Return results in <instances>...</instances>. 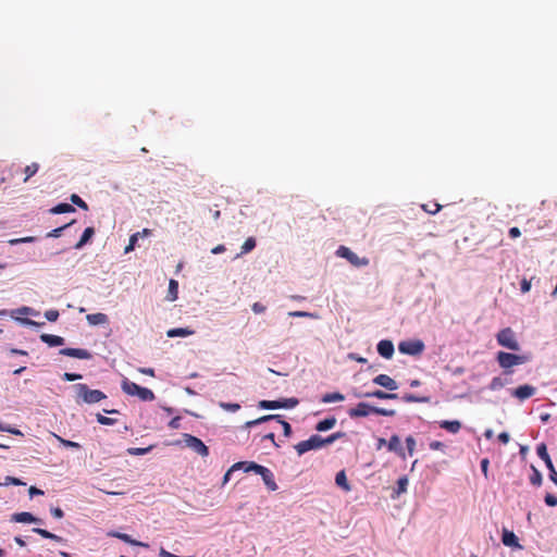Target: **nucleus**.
<instances>
[{"instance_id":"1","label":"nucleus","mask_w":557,"mask_h":557,"mask_svg":"<svg viewBox=\"0 0 557 557\" xmlns=\"http://www.w3.org/2000/svg\"><path fill=\"white\" fill-rule=\"evenodd\" d=\"M337 434H333L329 436L327 438H322L320 435H312L306 441L299 442L295 449L298 453V455H304L305 453L312 450V449H319L323 447L325 444H331L334 442V440L337 437Z\"/></svg>"},{"instance_id":"2","label":"nucleus","mask_w":557,"mask_h":557,"mask_svg":"<svg viewBox=\"0 0 557 557\" xmlns=\"http://www.w3.org/2000/svg\"><path fill=\"white\" fill-rule=\"evenodd\" d=\"M77 396V403L96 404L107 398L106 394L99 389H90L86 384L74 385Z\"/></svg>"},{"instance_id":"3","label":"nucleus","mask_w":557,"mask_h":557,"mask_svg":"<svg viewBox=\"0 0 557 557\" xmlns=\"http://www.w3.org/2000/svg\"><path fill=\"white\" fill-rule=\"evenodd\" d=\"M122 389L125 394L129 396H137L143 401H152L156 398L151 389L143 387L127 379L123 380Z\"/></svg>"},{"instance_id":"4","label":"nucleus","mask_w":557,"mask_h":557,"mask_svg":"<svg viewBox=\"0 0 557 557\" xmlns=\"http://www.w3.org/2000/svg\"><path fill=\"white\" fill-rule=\"evenodd\" d=\"M496 360L500 368L509 369L515 366L524 364L529 361V357L524 355H515L511 352L498 351Z\"/></svg>"},{"instance_id":"5","label":"nucleus","mask_w":557,"mask_h":557,"mask_svg":"<svg viewBox=\"0 0 557 557\" xmlns=\"http://www.w3.org/2000/svg\"><path fill=\"white\" fill-rule=\"evenodd\" d=\"M498 345L509 350L517 351L520 349V344L517 339L516 333L510 327L500 330L496 335Z\"/></svg>"},{"instance_id":"6","label":"nucleus","mask_w":557,"mask_h":557,"mask_svg":"<svg viewBox=\"0 0 557 557\" xmlns=\"http://www.w3.org/2000/svg\"><path fill=\"white\" fill-rule=\"evenodd\" d=\"M425 348L424 343L421 339H408L401 341L398 344L399 352L409 356H418L423 352Z\"/></svg>"},{"instance_id":"7","label":"nucleus","mask_w":557,"mask_h":557,"mask_svg":"<svg viewBox=\"0 0 557 557\" xmlns=\"http://www.w3.org/2000/svg\"><path fill=\"white\" fill-rule=\"evenodd\" d=\"M269 420H276V422L282 425L284 435L286 437L290 436V434H292V426H290V424L288 422L282 420L280 414H269V416L260 417V418H258L256 420H251V421L246 422V426L247 428H251L253 425L261 424V423H263L265 421H269Z\"/></svg>"},{"instance_id":"8","label":"nucleus","mask_w":557,"mask_h":557,"mask_svg":"<svg viewBox=\"0 0 557 557\" xmlns=\"http://www.w3.org/2000/svg\"><path fill=\"white\" fill-rule=\"evenodd\" d=\"M183 437L186 446L196 451L198 455L201 457H207L209 455V448L200 438L190 434H184Z\"/></svg>"},{"instance_id":"9","label":"nucleus","mask_w":557,"mask_h":557,"mask_svg":"<svg viewBox=\"0 0 557 557\" xmlns=\"http://www.w3.org/2000/svg\"><path fill=\"white\" fill-rule=\"evenodd\" d=\"M251 468L253 469V472H256L257 474H259L262 478L264 484L267 485V487L270 491L277 490V484H276V482L274 480V475L270 469H268L267 467H263L261 465L251 466Z\"/></svg>"},{"instance_id":"10","label":"nucleus","mask_w":557,"mask_h":557,"mask_svg":"<svg viewBox=\"0 0 557 557\" xmlns=\"http://www.w3.org/2000/svg\"><path fill=\"white\" fill-rule=\"evenodd\" d=\"M536 454L545 462V466L547 467V469L549 471V479L550 480L557 479V471L553 465V461L547 453V447L544 443H541L540 445H537Z\"/></svg>"},{"instance_id":"11","label":"nucleus","mask_w":557,"mask_h":557,"mask_svg":"<svg viewBox=\"0 0 557 557\" xmlns=\"http://www.w3.org/2000/svg\"><path fill=\"white\" fill-rule=\"evenodd\" d=\"M535 393L536 388L529 384L520 385L517 388L510 389L511 396L518 398L519 400H525L532 397Z\"/></svg>"},{"instance_id":"12","label":"nucleus","mask_w":557,"mask_h":557,"mask_svg":"<svg viewBox=\"0 0 557 557\" xmlns=\"http://www.w3.org/2000/svg\"><path fill=\"white\" fill-rule=\"evenodd\" d=\"M373 383L380 385L388 391H396L398 388L397 382L387 374H379L373 379Z\"/></svg>"},{"instance_id":"13","label":"nucleus","mask_w":557,"mask_h":557,"mask_svg":"<svg viewBox=\"0 0 557 557\" xmlns=\"http://www.w3.org/2000/svg\"><path fill=\"white\" fill-rule=\"evenodd\" d=\"M376 349L379 355L385 359H391L395 350L393 342L388 339L380 341L377 343Z\"/></svg>"},{"instance_id":"14","label":"nucleus","mask_w":557,"mask_h":557,"mask_svg":"<svg viewBox=\"0 0 557 557\" xmlns=\"http://www.w3.org/2000/svg\"><path fill=\"white\" fill-rule=\"evenodd\" d=\"M374 406H371L367 403H360L356 406V408L350 409V417H367L372 413H375Z\"/></svg>"},{"instance_id":"15","label":"nucleus","mask_w":557,"mask_h":557,"mask_svg":"<svg viewBox=\"0 0 557 557\" xmlns=\"http://www.w3.org/2000/svg\"><path fill=\"white\" fill-rule=\"evenodd\" d=\"M60 354L67 357L78 358V359H90L91 354L87 349L82 348H63L60 350Z\"/></svg>"},{"instance_id":"16","label":"nucleus","mask_w":557,"mask_h":557,"mask_svg":"<svg viewBox=\"0 0 557 557\" xmlns=\"http://www.w3.org/2000/svg\"><path fill=\"white\" fill-rule=\"evenodd\" d=\"M502 542L505 546L521 548L517 535L507 529L503 530Z\"/></svg>"},{"instance_id":"17","label":"nucleus","mask_w":557,"mask_h":557,"mask_svg":"<svg viewBox=\"0 0 557 557\" xmlns=\"http://www.w3.org/2000/svg\"><path fill=\"white\" fill-rule=\"evenodd\" d=\"M11 521L13 522H20V523H33V522H40V519L33 516L30 512H16L12 515Z\"/></svg>"},{"instance_id":"18","label":"nucleus","mask_w":557,"mask_h":557,"mask_svg":"<svg viewBox=\"0 0 557 557\" xmlns=\"http://www.w3.org/2000/svg\"><path fill=\"white\" fill-rule=\"evenodd\" d=\"M387 449L398 454L399 456H405L404 447L398 435L391 436L389 441L387 442Z\"/></svg>"},{"instance_id":"19","label":"nucleus","mask_w":557,"mask_h":557,"mask_svg":"<svg viewBox=\"0 0 557 557\" xmlns=\"http://www.w3.org/2000/svg\"><path fill=\"white\" fill-rule=\"evenodd\" d=\"M86 320L90 325L107 324L109 322L108 315L101 312L89 313L86 315Z\"/></svg>"},{"instance_id":"20","label":"nucleus","mask_w":557,"mask_h":557,"mask_svg":"<svg viewBox=\"0 0 557 557\" xmlns=\"http://www.w3.org/2000/svg\"><path fill=\"white\" fill-rule=\"evenodd\" d=\"M408 484H409V480L406 475H403L400 476L398 480H397V487L394 490L393 494H392V498H397L400 494L403 493H406L407 492V487H408Z\"/></svg>"},{"instance_id":"21","label":"nucleus","mask_w":557,"mask_h":557,"mask_svg":"<svg viewBox=\"0 0 557 557\" xmlns=\"http://www.w3.org/2000/svg\"><path fill=\"white\" fill-rule=\"evenodd\" d=\"M440 426L449 433L456 434L461 429V423L458 420H443L440 422Z\"/></svg>"},{"instance_id":"22","label":"nucleus","mask_w":557,"mask_h":557,"mask_svg":"<svg viewBox=\"0 0 557 557\" xmlns=\"http://www.w3.org/2000/svg\"><path fill=\"white\" fill-rule=\"evenodd\" d=\"M40 339L49 346H61L64 344V338L52 334H41Z\"/></svg>"},{"instance_id":"23","label":"nucleus","mask_w":557,"mask_h":557,"mask_svg":"<svg viewBox=\"0 0 557 557\" xmlns=\"http://www.w3.org/2000/svg\"><path fill=\"white\" fill-rule=\"evenodd\" d=\"M109 535L112 536V537L120 539L121 541H123L125 543H128L131 545H134V546H145V547H147V544H144V543H141L139 541L133 540L128 534H125V533L110 532Z\"/></svg>"},{"instance_id":"24","label":"nucleus","mask_w":557,"mask_h":557,"mask_svg":"<svg viewBox=\"0 0 557 557\" xmlns=\"http://www.w3.org/2000/svg\"><path fill=\"white\" fill-rule=\"evenodd\" d=\"M95 234V228L94 227H86L81 239L75 244L74 248L75 249H81L83 248L90 239L91 237L94 236Z\"/></svg>"},{"instance_id":"25","label":"nucleus","mask_w":557,"mask_h":557,"mask_svg":"<svg viewBox=\"0 0 557 557\" xmlns=\"http://www.w3.org/2000/svg\"><path fill=\"white\" fill-rule=\"evenodd\" d=\"M364 396L367 397H375L379 399H398L399 396L394 393H386L381 389H375L373 392L366 393Z\"/></svg>"},{"instance_id":"26","label":"nucleus","mask_w":557,"mask_h":557,"mask_svg":"<svg viewBox=\"0 0 557 557\" xmlns=\"http://www.w3.org/2000/svg\"><path fill=\"white\" fill-rule=\"evenodd\" d=\"M74 211H75L74 207L66 202L58 203L57 206H54L53 208L50 209V213H52V214H62V213H69V212H74Z\"/></svg>"},{"instance_id":"27","label":"nucleus","mask_w":557,"mask_h":557,"mask_svg":"<svg viewBox=\"0 0 557 557\" xmlns=\"http://www.w3.org/2000/svg\"><path fill=\"white\" fill-rule=\"evenodd\" d=\"M401 399L405 401V403H424V404H428L431 401V397L430 396H417L414 394H410V393H407L405 394Z\"/></svg>"},{"instance_id":"28","label":"nucleus","mask_w":557,"mask_h":557,"mask_svg":"<svg viewBox=\"0 0 557 557\" xmlns=\"http://www.w3.org/2000/svg\"><path fill=\"white\" fill-rule=\"evenodd\" d=\"M509 382H510L509 379L502 377V376H495L492 379V381L488 385V388L491 391H498V389L503 388L505 385H507Z\"/></svg>"},{"instance_id":"29","label":"nucleus","mask_w":557,"mask_h":557,"mask_svg":"<svg viewBox=\"0 0 557 557\" xmlns=\"http://www.w3.org/2000/svg\"><path fill=\"white\" fill-rule=\"evenodd\" d=\"M33 532L39 534L40 536H42L44 539H48V540H52V541H55V542H62L63 539L54 533H51L45 529H41V528H34L33 529Z\"/></svg>"},{"instance_id":"30","label":"nucleus","mask_w":557,"mask_h":557,"mask_svg":"<svg viewBox=\"0 0 557 557\" xmlns=\"http://www.w3.org/2000/svg\"><path fill=\"white\" fill-rule=\"evenodd\" d=\"M194 334V331L189 330V329H184V327H176V329H171L168 331L166 335L169 337H177V336H189Z\"/></svg>"},{"instance_id":"31","label":"nucleus","mask_w":557,"mask_h":557,"mask_svg":"<svg viewBox=\"0 0 557 557\" xmlns=\"http://www.w3.org/2000/svg\"><path fill=\"white\" fill-rule=\"evenodd\" d=\"M253 461H238L231 467V471L244 470L246 472L253 471L251 466H257Z\"/></svg>"},{"instance_id":"32","label":"nucleus","mask_w":557,"mask_h":557,"mask_svg":"<svg viewBox=\"0 0 557 557\" xmlns=\"http://www.w3.org/2000/svg\"><path fill=\"white\" fill-rule=\"evenodd\" d=\"M336 423V419L335 418H326L322 421H320L315 429L320 432H324V431H327V430H331Z\"/></svg>"},{"instance_id":"33","label":"nucleus","mask_w":557,"mask_h":557,"mask_svg":"<svg viewBox=\"0 0 557 557\" xmlns=\"http://www.w3.org/2000/svg\"><path fill=\"white\" fill-rule=\"evenodd\" d=\"M256 244L257 243H256V239L253 237H248L244 242V244L242 246V251H240V253L237 255V257H240V256L246 255V253L250 252L251 250H253L255 247H256Z\"/></svg>"},{"instance_id":"34","label":"nucleus","mask_w":557,"mask_h":557,"mask_svg":"<svg viewBox=\"0 0 557 557\" xmlns=\"http://www.w3.org/2000/svg\"><path fill=\"white\" fill-rule=\"evenodd\" d=\"M177 295H178V283L175 280H170L168 299L171 301H174L177 299Z\"/></svg>"},{"instance_id":"35","label":"nucleus","mask_w":557,"mask_h":557,"mask_svg":"<svg viewBox=\"0 0 557 557\" xmlns=\"http://www.w3.org/2000/svg\"><path fill=\"white\" fill-rule=\"evenodd\" d=\"M335 483L344 488V490H348V482H347V476H346V472L345 470H341L337 474H336V478H335Z\"/></svg>"},{"instance_id":"36","label":"nucleus","mask_w":557,"mask_h":557,"mask_svg":"<svg viewBox=\"0 0 557 557\" xmlns=\"http://www.w3.org/2000/svg\"><path fill=\"white\" fill-rule=\"evenodd\" d=\"M345 396L339 393H327L322 397L323 403H334V401H341L344 400Z\"/></svg>"},{"instance_id":"37","label":"nucleus","mask_w":557,"mask_h":557,"mask_svg":"<svg viewBox=\"0 0 557 557\" xmlns=\"http://www.w3.org/2000/svg\"><path fill=\"white\" fill-rule=\"evenodd\" d=\"M38 169H39V164L36 162H33L32 164L27 165L24 169V172H25L24 182H27L32 176H34L37 173Z\"/></svg>"},{"instance_id":"38","label":"nucleus","mask_w":557,"mask_h":557,"mask_svg":"<svg viewBox=\"0 0 557 557\" xmlns=\"http://www.w3.org/2000/svg\"><path fill=\"white\" fill-rule=\"evenodd\" d=\"M368 263H369L368 258H366V257L360 258L356 253L350 251V264L356 265V267H363V265H367Z\"/></svg>"},{"instance_id":"39","label":"nucleus","mask_w":557,"mask_h":557,"mask_svg":"<svg viewBox=\"0 0 557 557\" xmlns=\"http://www.w3.org/2000/svg\"><path fill=\"white\" fill-rule=\"evenodd\" d=\"M74 223H75V220H72L71 222H69V223L64 224L63 226H60V227H57V228H54V230L50 231V232L47 234V237H53V238H58V237H60V236H61V234H62V232H63L66 227L71 226V225H72V224H74Z\"/></svg>"},{"instance_id":"40","label":"nucleus","mask_w":557,"mask_h":557,"mask_svg":"<svg viewBox=\"0 0 557 557\" xmlns=\"http://www.w3.org/2000/svg\"><path fill=\"white\" fill-rule=\"evenodd\" d=\"M140 235H141V233H134L133 235H131L128 245L124 249L125 253H128L135 249V246L138 242V238L140 237Z\"/></svg>"},{"instance_id":"41","label":"nucleus","mask_w":557,"mask_h":557,"mask_svg":"<svg viewBox=\"0 0 557 557\" xmlns=\"http://www.w3.org/2000/svg\"><path fill=\"white\" fill-rule=\"evenodd\" d=\"M532 470H533V473L530 476V482H531V484H533L535 486H540L542 484V480H543L542 473L533 466H532Z\"/></svg>"},{"instance_id":"42","label":"nucleus","mask_w":557,"mask_h":557,"mask_svg":"<svg viewBox=\"0 0 557 557\" xmlns=\"http://www.w3.org/2000/svg\"><path fill=\"white\" fill-rule=\"evenodd\" d=\"M259 407L262 409H278L281 408L280 400H261Z\"/></svg>"},{"instance_id":"43","label":"nucleus","mask_w":557,"mask_h":557,"mask_svg":"<svg viewBox=\"0 0 557 557\" xmlns=\"http://www.w3.org/2000/svg\"><path fill=\"white\" fill-rule=\"evenodd\" d=\"M0 431L8 432L10 434L17 435V436H24V434L18 429L10 426V425H5L1 421H0Z\"/></svg>"},{"instance_id":"44","label":"nucleus","mask_w":557,"mask_h":557,"mask_svg":"<svg viewBox=\"0 0 557 557\" xmlns=\"http://www.w3.org/2000/svg\"><path fill=\"white\" fill-rule=\"evenodd\" d=\"M71 201L83 210H88V205L78 195H71Z\"/></svg>"},{"instance_id":"45","label":"nucleus","mask_w":557,"mask_h":557,"mask_svg":"<svg viewBox=\"0 0 557 557\" xmlns=\"http://www.w3.org/2000/svg\"><path fill=\"white\" fill-rule=\"evenodd\" d=\"M281 408H294L298 405L297 398H285L280 400Z\"/></svg>"},{"instance_id":"46","label":"nucleus","mask_w":557,"mask_h":557,"mask_svg":"<svg viewBox=\"0 0 557 557\" xmlns=\"http://www.w3.org/2000/svg\"><path fill=\"white\" fill-rule=\"evenodd\" d=\"M96 419L102 425H113L116 422L115 419L108 418L100 413H97Z\"/></svg>"},{"instance_id":"47","label":"nucleus","mask_w":557,"mask_h":557,"mask_svg":"<svg viewBox=\"0 0 557 557\" xmlns=\"http://www.w3.org/2000/svg\"><path fill=\"white\" fill-rule=\"evenodd\" d=\"M220 407L223 408L224 410H227L231 412H236L237 410L240 409L239 404H233V403H220Z\"/></svg>"},{"instance_id":"48","label":"nucleus","mask_w":557,"mask_h":557,"mask_svg":"<svg viewBox=\"0 0 557 557\" xmlns=\"http://www.w3.org/2000/svg\"><path fill=\"white\" fill-rule=\"evenodd\" d=\"M150 449H151V447H146V448L133 447V448H129L127 451L129 455L141 456V455L147 454Z\"/></svg>"},{"instance_id":"49","label":"nucleus","mask_w":557,"mask_h":557,"mask_svg":"<svg viewBox=\"0 0 557 557\" xmlns=\"http://www.w3.org/2000/svg\"><path fill=\"white\" fill-rule=\"evenodd\" d=\"M55 437L58 438V441L65 447H71V448H81V445L76 442H72V441H69V440H64L58 435H55Z\"/></svg>"},{"instance_id":"50","label":"nucleus","mask_w":557,"mask_h":557,"mask_svg":"<svg viewBox=\"0 0 557 557\" xmlns=\"http://www.w3.org/2000/svg\"><path fill=\"white\" fill-rule=\"evenodd\" d=\"M395 413H396V411L393 409H385V408H380V407L375 408V414L393 417V416H395Z\"/></svg>"},{"instance_id":"51","label":"nucleus","mask_w":557,"mask_h":557,"mask_svg":"<svg viewBox=\"0 0 557 557\" xmlns=\"http://www.w3.org/2000/svg\"><path fill=\"white\" fill-rule=\"evenodd\" d=\"M406 445H407L408 453L411 456L414 451L416 440L412 436L406 437Z\"/></svg>"},{"instance_id":"52","label":"nucleus","mask_w":557,"mask_h":557,"mask_svg":"<svg viewBox=\"0 0 557 557\" xmlns=\"http://www.w3.org/2000/svg\"><path fill=\"white\" fill-rule=\"evenodd\" d=\"M545 504L549 507H555L557 506V496L553 495V494H546L545 496Z\"/></svg>"},{"instance_id":"53","label":"nucleus","mask_w":557,"mask_h":557,"mask_svg":"<svg viewBox=\"0 0 557 557\" xmlns=\"http://www.w3.org/2000/svg\"><path fill=\"white\" fill-rule=\"evenodd\" d=\"M82 379V375L78 374V373H69V372H65L63 374V380L64 381H69V382H73V381H77V380H81Z\"/></svg>"},{"instance_id":"54","label":"nucleus","mask_w":557,"mask_h":557,"mask_svg":"<svg viewBox=\"0 0 557 557\" xmlns=\"http://www.w3.org/2000/svg\"><path fill=\"white\" fill-rule=\"evenodd\" d=\"M45 317L48 321H51V322L57 321V319L59 318V311L48 310V311H46Z\"/></svg>"},{"instance_id":"55","label":"nucleus","mask_w":557,"mask_h":557,"mask_svg":"<svg viewBox=\"0 0 557 557\" xmlns=\"http://www.w3.org/2000/svg\"><path fill=\"white\" fill-rule=\"evenodd\" d=\"M445 447H446L445 444L440 441H432L430 443V448L432 450H444Z\"/></svg>"},{"instance_id":"56","label":"nucleus","mask_w":557,"mask_h":557,"mask_svg":"<svg viewBox=\"0 0 557 557\" xmlns=\"http://www.w3.org/2000/svg\"><path fill=\"white\" fill-rule=\"evenodd\" d=\"M50 512H51V515H52L54 518H57V519H61V518H63V516H64L63 510H62L61 508H59V507H53V508H51V509H50Z\"/></svg>"},{"instance_id":"57","label":"nucleus","mask_w":557,"mask_h":557,"mask_svg":"<svg viewBox=\"0 0 557 557\" xmlns=\"http://www.w3.org/2000/svg\"><path fill=\"white\" fill-rule=\"evenodd\" d=\"M34 237H23V238H16V239H11L9 243L11 245H16V244H20V243H32L34 242Z\"/></svg>"},{"instance_id":"58","label":"nucleus","mask_w":557,"mask_h":557,"mask_svg":"<svg viewBox=\"0 0 557 557\" xmlns=\"http://www.w3.org/2000/svg\"><path fill=\"white\" fill-rule=\"evenodd\" d=\"M520 289L522 293H528L531 289V282L523 278L520 284Z\"/></svg>"},{"instance_id":"59","label":"nucleus","mask_w":557,"mask_h":557,"mask_svg":"<svg viewBox=\"0 0 557 557\" xmlns=\"http://www.w3.org/2000/svg\"><path fill=\"white\" fill-rule=\"evenodd\" d=\"M480 466H481V470H482L483 474L485 476H487V471H488V466H490L488 459L487 458L482 459L480 462Z\"/></svg>"},{"instance_id":"60","label":"nucleus","mask_w":557,"mask_h":557,"mask_svg":"<svg viewBox=\"0 0 557 557\" xmlns=\"http://www.w3.org/2000/svg\"><path fill=\"white\" fill-rule=\"evenodd\" d=\"M169 426L173 430H176L181 426V418L180 417H174L170 422H169Z\"/></svg>"},{"instance_id":"61","label":"nucleus","mask_w":557,"mask_h":557,"mask_svg":"<svg viewBox=\"0 0 557 557\" xmlns=\"http://www.w3.org/2000/svg\"><path fill=\"white\" fill-rule=\"evenodd\" d=\"M251 308L255 313H263L265 311V306L260 302H255Z\"/></svg>"},{"instance_id":"62","label":"nucleus","mask_w":557,"mask_h":557,"mask_svg":"<svg viewBox=\"0 0 557 557\" xmlns=\"http://www.w3.org/2000/svg\"><path fill=\"white\" fill-rule=\"evenodd\" d=\"M336 255L342 257V258H346L348 259V247L346 246H341L337 251H336Z\"/></svg>"},{"instance_id":"63","label":"nucleus","mask_w":557,"mask_h":557,"mask_svg":"<svg viewBox=\"0 0 557 557\" xmlns=\"http://www.w3.org/2000/svg\"><path fill=\"white\" fill-rule=\"evenodd\" d=\"M498 440H499V442H502L503 444H507V443L510 441V435H509L507 432H502V433L498 435Z\"/></svg>"},{"instance_id":"64","label":"nucleus","mask_w":557,"mask_h":557,"mask_svg":"<svg viewBox=\"0 0 557 557\" xmlns=\"http://www.w3.org/2000/svg\"><path fill=\"white\" fill-rule=\"evenodd\" d=\"M520 235H521V232L518 227L515 226L509 230V236L511 238H518Z\"/></svg>"}]
</instances>
